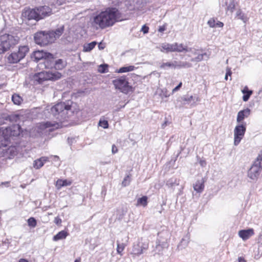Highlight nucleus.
<instances>
[{
    "label": "nucleus",
    "mask_w": 262,
    "mask_h": 262,
    "mask_svg": "<svg viewBox=\"0 0 262 262\" xmlns=\"http://www.w3.org/2000/svg\"><path fill=\"white\" fill-rule=\"evenodd\" d=\"M117 151H118L117 147L115 145H113L112 147V153L115 154V153L117 152Z\"/></svg>",
    "instance_id": "52"
},
{
    "label": "nucleus",
    "mask_w": 262,
    "mask_h": 262,
    "mask_svg": "<svg viewBox=\"0 0 262 262\" xmlns=\"http://www.w3.org/2000/svg\"><path fill=\"white\" fill-rule=\"evenodd\" d=\"M246 130V123L236 126L234 130V144L237 146L244 136Z\"/></svg>",
    "instance_id": "11"
},
{
    "label": "nucleus",
    "mask_w": 262,
    "mask_h": 262,
    "mask_svg": "<svg viewBox=\"0 0 262 262\" xmlns=\"http://www.w3.org/2000/svg\"><path fill=\"white\" fill-rule=\"evenodd\" d=\"M231 74H232V72L231 71V69L228 67L227 68L226 75H227L228 76H231Z\"/></svg>",
    "instance_id": "53"
},
{
    "label": "nucleus",
    "mask_w": 262,
    "mask_h": 262,
    "mask_svg": "<svg viewBox=\"0 0 262 262\" xmlns=\"http://www.w3.org/2000/svg\"><path fill=\"white\" fill-rule=\"evenodd\" d=\"M43 60V63L46 69L54 68L55 60L52 54L49 53Z\"/></svg>",
    "instance_id": "16"
},
{
    "label": "nucleus",
    "mask_w": 262,
    "mask_h": 262,
    "mask_svg": "<svg viewBox=\"0 0 262 262\" xmlns=\"http://www.w3.org/2000/svg\"><path fill=\"white\" fill-rule=\"evenodd\" d=\"M60 73L55 71L54 72L46 71L35 74L33 76L35 84H42L46 80H57L61 78Z\"/></svg>",
    "instance_id": "5"
},
{
    "label": "nucleus",
    "mask_w": 262,
    "mask_h": 262,
    "mask_svg": "<svg viewBox=\"0 0 262 262\" xmlns=\"http://www.w3.org/2000/svg\"><path fill=\"white\" fill-rule=\"evenodd\" d=\"M19 262H29V261L27 259L21 258V259H19Z\"/></svg>",
    "instance_id": "60"
},
{
    "label": "nucleus",
    "mask_w": 262,
    "mask_h": 262,
    "mask_svg": "<svg viewBox=\"0 0 262 262\" xmlns=\"http://www.w3.org/2000/svg\"><path fill=\"white\" fill-rule=\"evenodd\" d=\"M195 99L196 101H199L198 97H193V96H184L181 98V101L184 105L188 104L190 103L191 101H194Z\"/></svg>",
    "instance_id": "25"
},
{
    "label": "nucleus",
    "mask_w": 262,
    "mask_h": 262,
    "mask_svg": "<svg viewBox=\"0 0 262 262\" xmlns=\"http://www.w3.org/2000/svg\"><path fill=\"white\" fill-rule=\"evenodd\" d=\"M68 235L69 234L67 231L62 230L53 237V240L57 241L60 239H65Z\"/></svg>",
    "instance_id": "28"
},
{
    "label": "nucleus",
    "mask_w": 262,
    "mask_h": 262,
    "mask_svg": "<svg viewBox=\"0 0 262 262\" xmlns=\"http://www.w3.org/2000/svg\"><path fill=\"white\" fill-rule=\"evenodd\" d=\"M206 53L201 54L198 55V56L195 58H192L190 59V61L192 62H199L202 61L203 59V57L204 55H206Z\"/></svg>",
    "instance_id": "40"
},
{
    "label": "nucleus",
    "mask_w": 262,
    "mask_h": 262,
    "mask_svg": "<svg viewBox=\"0 0 262 262\" xmlns=\"http://www.w3.org/2000/svg\"><path fill=\"white\" fill-rule=\"evenodd\" d=\"M174 52H187L188 51H192V48H188L187 46H184L182 43H174Z\"/></svg>",
    "instance_id": "21"
},
{
    "label": "nucleus",
    "mask_w": 262,
    "mask_h": 262,
    "mask_svg": "<svg viewBox=\"0 0 262 262\" xmlns=\"http://www.w3.org/2000/svg\"><path fill=\"white\" fill-rule=\"evenodd\" d=\"M21 17L23 20L26 23L28 20L32 19L36 21L39 20L38 15L37 13V8L24 10L22 12Z\"/></svg>",
    "instance_id": "12"
},
{
    "label": "nucleus",
    "mask_w": 262,
    "mask_h": 262,
    "mask_svg": "<svg viewBox=\"0 0 262 262\" xmlns=\"http://www.w3.org/2000/svg\"><path fill=\"white\" fill-rule=\"evenodd\" d=\"M238 262H247L246 260L242 257L238 258Z\"/></svg>",
    "instance_id": "58"
},
{
    "label": "nucleus",
    "mask_w": 262,
    "mask_h": 262,
    "mask_svg": "<svg viewBox=\"0 0 262 262\" xmlns=\"http://www.w3.org/2000/svg\"><path fill=\"white\" fill-rule=\"evenodd\" d=\"M0 146V155L5 159L13 158L17 154V151L15 146L8 147L6 144L1 143Z\"/></svg>",
    "instance_id": "10"
},
{
    "label": "nucleus",
    "mask_w": 262,
    "mask_h": 262,
    "mask_svg": "<svg viewBox=\"0 0 262 262\" xmlns=\"http://www.w3.org/2000/svg\"><path fill=\"white\" fill-rule=\"evenodd\" d=\"M27 222H28V226L34 228L36 226V225H37L36 220H35V218H34L33 217H30L28 220Z\"/></svg>",
    "instance_id": "37"
},
{
    "label": "nucleus",
    "mask_w": 262,
    "mask_h": 262,
    "mask_svg": "<svg viewBox=\"0 0 262 262\" xmlns=\"http://www.w3.org/2000/svg\"><path fill=\"white\" fill-rule=\"evenodd\" d=\"M29 50L28 46H24L20 47L17 52H14L8 56V62L10 63L18 62L25 57Z\"/></svg>",
    "instance_id": "7"
},
{
    "label": "nucleus",
    "mask_w": 262,
    "mask_h": 262,
    "mask_svg": "<svg viewBox=\"0 0 262 262\" xmlns=\"http://www.w3.org/2000/svg\"><path fill=\"white\" fill-rule=\"evenodd\" d=\"M158 48L162 52L168 53L174 52V43L173 44L168 43H162L159 47H158Z\"/></svg>",
    "instance_id": "18"
},
{
    "label": "nucleus",
    "mask_w": 262,
    "mask_h": 262,
    "mask_svg": "<svg viewBox=\"0 0 262 262\" xmlns=\"http://www.w3.org/2000/svg\"><path fill=\"white\" fill-rule=\"evenodd\" d=\"M117 253L122 255V252L124 250L125 247L126 246V244L124 243H120L119 241H117Z\"/></svg>",
    "instance_id": "34"
},
{
    "label": "nucleus",
    "mask_w": 262,
    "mask_h": 262,
    "mask_svg": "<svg viewBox=\"0 0 262 262\" xmlns=\"http://www.w3.org/2000/svg\"><path fill=\"white\" fill-rule=\"evenodd\" d=\"M97 45L96 41H92L89 43L85 44L83 46V51L84 52H90Z\"/></svg>",
    "instance_id": "32"
},
{
    "label": "nucleus",
    "mask_w": 262,
    "mask_h": 262,
    "mask_svg": "<svg viewBox=\"0 0 262 262\" xmlns=\"http://www.w3.org/2000/svg\"><path fill=\"white\" fill-rule=\"evenodd\" d=\"M7 132H10V136H17L20 133V126L18 124L14 125L7 128Z\"/></svg>",
    "instance_id": "24"
},
{
    "label": "nucleus",
    "mask_w": 262,
    "mask_h": 262,
    "mask_svg": "<svg viewBox=\"0 0 262 262\" xmlns=\"http://www.w3.org/2000/svg\"><path fill=\"white\" fill-rule=\"evenodd\" d=\"M74 262H80V258H77V259L75 260Z\"/></svg>",
    "instance_id": "63"
},
{
    "label": "nucleus",
    "mask_w": 262,
    "mask_h": 262,
    "mask_svg": "<svg viewBox=\"0 0 262 262\" xmlns=\"http://www.w3.org/2000/svg\"><path fill=\"white\" fill-rule=\"evenodd\" d=\"M49 53L43 51H36L32 54L31 58L33 60L38 62L40 60H44Z\"/></svg>",
    "instance_id": "15"
},
{
    "label": "nucleus",
    "mask_w": 262,
    "mask_h": 262,
    "mask_svg": "<svg viewBox=\"0 0 262 262\" xmlns=\"http://www.w3.org/2000/svg\"><path fill=\"white\" fill-rule=\"evenodd\" d=\"M39 160L41 161V162H42L43 164H44V163L48 161V158L47 157H42L40 158H39Z\"/></svg>",
    "instance_id": "51"
},
{
    "label": "nucleus",
    "mask_w": 262,
    "mask_h": 262,
    "mask_svg": "<svg viewBox=\"0 0 262 262\" xmlns=\"http://www.w3.org/2000/svg\"><path fill=\"white\" fill-rule=\"evenodd\" d=\"M192 67V64L187 61H177L176 63V69L189 68Z\"/></svg>",
    "instance_id": "29"
},
{
    "label": "nucleus",
    "mask_w": 262,
    "mask_h": 262,
    "mask_svg": "<svg viewBox=\"0 0 262 262\" xmlns=\"http://www.w3.org/2000/svg\"><path fill=\"white\" fill-rule=\"evenodd\" d=\"M72 182L71 180L58 179L57 180L55 186L58 190L61 189L62 187L70 186Z\"/></svg>",
    "instance_id": "22"
},
{
    "label": "nucleus",
    "mask_w": 262,
    "mask_h": 262,
    "mask_svg": "<svg viewBox=\"0 0 262 262\" xmlns=\"http://www.w3.org/2000/svg\"><path fill=\"white\" fill-rule=\"evenodd\" d=\"M99 125L103 128H107L108 127V123L106 120H100L99 122Z\"/></svg>",
    "instance_id": "42"
},
{
    "label": "nucleus",
    "mask_w": 262,
    "mask_h": 262,
    "mask_svg": "<svg viewBox=\"0 0 262 262\" xmlns=\"http://www.w3.org/2000/svg\"><path fill=\"white\" fill-rule=\"evenodd\" d=\"M113 84L116 89L124 94H127L132 91V87L129 85L125 76H121L113 80Z\"/></svg>",
    "instance_id": "8"
},
{
    "label": "nucleus",
    "mask_w": 262,
    "mask_h": 262,
    "mask_svg": "<svg viewBox=\"0 0 262 262\" xmlns=\"http://www.w3.org/2000/svg\"><path fill=\"white\" fill-rule=\"evenodd\" d=\"M55 123L51 122H42L38 124L34 128V131L37 132L36 136L47 135L49 132L53 130Z\"/></svg>",
    "instance_id": "9"
},
{
    "label": "nucleus",
    "mask_w": 262,
    "mask_h": 262,
    "mask_svg": "<svg viewBox=\"0 0 262 262\" xmlns=\"http://www.w3.org/2000/svg\"><path fill=\"white\" fill-rule=\"evenodd\" d=\"M165 30V26H160L158 29V31L160 32H163Z\"/></svg>",
    "instance_id": "56"
},
{
    "label": "nucleus",
    "mask_w": 262,
    "mask_h": 262,
    "mask_svg": "<svg viewBox=\"0 0 262 262\" xmlns=\"http://www.w3.org/2000/svg\"><path fill=\"white\" fill-rule=\"evenodd\" d=\"M66 60L62 59H58L55 60L54 68L57 70H61L67 66Z\"/></svg>",
    "instance_id": "23"
},
{
    "label": "nucleus",
    "mask_w": 262,
    "mask_h": 262,
    "mask_svg": "<svg viewBox=\"0 0 262 262\" xmlns=\"http://www.w3.org/2000/svg\"><path fill=\"white\" fill-rule=\"evenodd\" d=\"M123 19L122 14L116 8H107L93 17L92 26L96 29H104L112 26L116 21Z\"/></svg>",
    "instance_id": "1"
},
{
    "label": "nucleus",
    "mask_w": 262,
    "mask_h": 262,
    "mask_svg": "<svg viewBox=\"0 0 262 262\" xmlns=\"http://www.w3.org/2000/svg\"><path fill=\"white\" fill-rule=\"evenodd\" d=\"M236 15L239 19L242 20L244 22H246L248 20L247 16L242 13L241 10L239 9L236 13Z\"/></svg>",
    "instance_id": "36"
},
{
    "label": "nucleus",
    "mask_w": 262,
    "mask_h": 262,
    "mask_svg": "<svg viewBox=\"0 0 262 262\" xmlns=\"http://www.w3.org/2000/svg\"><path fill=\"white\" fill-rule=\"evenodd\" d=\"M149 28L145 25L142 26L141 31L144 33H147L148 32Z\"/></svg>",
    "instance_id": "48"
},
{
    "label": "nucleus",
    "mask_w": 262,
    "mask_h": 262,
    "mask_svg": "<svg viewBox=\"0 0 262 262\" xmlns=\"http://www.w3.org/2000/svg\"><path fill=\"white\" fill-rule=\"evenodd\" d=\"M98 48L100 50H102L104 48V46L101 42H100L98 45Z\"/></svg>",
    "instance_id": "59"
},
{
    "label": "nucleus",
    "mask_w": 262,
    "mask_h": 262,
    "mask_svg": "<svg viewBox=\"0 0 262 262\" xmlns=\"http://www.w3.org/2000/svg\"><path fill=\"white\" fill-rule=\"evenodd\" d=\"M8 115L5 114H0V125L5 123V120H7Z\"/></svg>",
    "instance_id": "43"
},
{
    "label": "nucleus",
    "mask_w": 262,
    "mask_h": 262,
    "mask_svg": "<svg viewBox=\"0 0 262 262\" xmlns=\"http://www.w3.org/2000/svg\"><path fill=\"white\" fill-rule=\"evenodd\" d=\"M254 234L253 229H248L247 230H241L238 231V235L244 241L249 239Z\"/></svg>",
    "instance_id": "17"
},
{
    "label": "nucleus",
    "mask_w": 262,
    "mask_h": 262,
    "mask_svg": "<svg viewBox=\"0 0 262 262\" xmlns=\"http://www.w3.org/2000/svg\"><path fill=\"white\" fill-rule=\"evenodd\" d=\"M135 69V67L134 66H129L127 67H123L120 68L118 71V73H125L128 72L130 71H133Z\"/></svg>",
    "instance_id": "33"
},
{
    "label": "nucleus",
    "mask_w": 262,
    "mask_h": 262,
    "mask_svg": "<svg viewBox=\"0 0 262 262\" xmlns=\"http://www.w3.org/2000/svg\"><path fill=\"white\" fill-rule=\"evenodd\" d=\"M167 121H165L163 124H162V127L164 128L165 126L167 125Z\"/></svg>",
    "instance_id": "62"
},
{
    "label": "nucleus",
    "mask_w": 262,
    "mask_h": 262,
    "mask_svg": "<svg viewBox=\"0 0 262 262\" xmlns=\"http://www.w3.org/2000/svg\"><path fill=\"white\" fill-rule=\"evenodd\" d=\"M20 117L18 114H14L8 116V119L11 122H17L19 120Z\"/></svg>",
    "instance_id": "39"
},
{
    "label": "nucleus",
    "mask_w": 262,
    "mask_h": 262,
    "mask_svg": "<svg viewBox=\"0 0 262 262\" xmlns=\"http://www.w3.org/2000/svg\"><path fill=\"white\" fill-rule=\"evenodd\" d=\"M199 163L202 167H204L206 165V162L205 160H200L199 161Z\"/></svg>",
    "instance_id": "54"
},
{
    "label": "nucleus",
    "mask_w": 262,
    "mask_h": 262,
    "mask_svg": "<svg viewBox=\"0 0 262 262\" xmlns=\"http://www.w3.org/2000/svg\"><path fill=\"white\" fill-rule=\"evenodd\" d=\"M235 8V6L233 4H230L228 7V10L230 11L231 12H233Z\"/></svg>",
    "instance_id": "49"
},
{
    "label": "nucleus",
    "mask_w": 262,
    "mask_h": 262,
    "mask_svg": "<svg viewBox=\"0 0 262 262\" xmlns=\"http://www.w3.org/2000/svg\"><path fill=\"white\" fill-rule=\"evenodd\" d=\"M262 161V151L258 155L248 172V177L253 180H256L262 170L261 161Z\"/></svg>",
    "instance_id": "6"
},
{
    "label": "nucleus",
    "mask_w": 262,
    "mask_h": 262,
    "mask_svg": "<svg viewBox=\"0 0 262 262\" xmlns=\"http://www.w3.org/2000/svg\"><path fill=\"white\" fill-rule=\"evenodd\" d=\"M12 101L14 104L19 105L22 103L23 99L19 95L14 94L12 96Z\"/></svg>",
    "instance_id": "30"
},
{
    "label": "nucleus",
    "mask_w": 262,
    "mask_h": 262,
    "mask_svg": "<svg viewBox=\"0 0 262 262\" xmlns=\"http://www.w3.org/2000/svg\"><path fill=\"white\" fill-rule=\"evenodd\" d=\"M224 26V24L222 22L218 21L217 23H216L215 27L222 28Z\"/></svg>",
    "instance_id": "55"
},
{
    "label": "nucleus",
    "mask_w": 262,
    "mask_h": 262,
    "mask_svg": "<svg viewBox=\"0 0 262 262\" xmlns=\"http://www.w3.org/2000/svg\"><path fill=\"white\" fill-rule=\"evenodd\" d=\"M176 61L173 62H163L160 66V68L163 70H167L168 68L176 69Z\"/></svg>",
    "instance_id": "27"
},
{
    "label": "nucleus",
    "mask_w": 262,
    "mask_h": 262,
    "mask_svg": "<svg viewBox=\"0 0 262 262\" xmlns=\"http://www.w3.org/2000/svg\"><path fill=\"white\" fill-rule=\"evenodd\" d=\"M71 101L58 103L50 108L51 113L59 120L65 119L67 117V112L71 110Z\"/></svg>",
    "instance_id": "4"
},
{
    "label": "nucleus",
    "mask_w": 262,
    "mask_h": 262,
    "mask_svg": "<svg viewBox=\"0 0 262 262\" xmlns=\"http://www.w3.org/2000/svg\"><path fill=\"white\" fill-rule=\"evenodd\" d=\"M189 242V238L188 236H186L182 239L179 245V246L184 248L188 245Z\"/></svg>",
    "instance_id": "35"
},
{
    "label": "nucleus",
    "mask_w": 262,
    "mask_h": 262,
    "mask_svg": "<svg viewBox=\"0 0 262 262\" xmlns=\"http://www.w3.org/2000/svg\"><path fill=\"white\" fill-rule=\"evenodd\" d=\"M54 222L57 225H60L62 222L61 220L58 216L55 217Z\"/></svg>",
    "instance_id": "47"
},
{
    "label": "nucleus",
    "mask_w": 262,
    "mask_h": 262,
    "mask_svg": "<svg viewBox=\"0 0 262 262\" xmlns=\"http://www.w3.org/2000/svg\"><path fill=\"white\" fill-rule=\"evenodd\" d=\"M207 24L211 28L215 27L216 22L215 20L213 18L210 19L208 21Z\"/></svg>",
    "instance_id": "45"
},
{
    "label": "nucleus",
    "mask_w": 262,
    "mask_h": 262,
    "mask_svg": "<svg viewBox=\"0 0 262 262\" xmlns=\"http://www.w3.org/2000/svg\"><path fill=\"white\" fill-rule=\"evenodd\" d=\"M190 52H192L194 55L196 54V50L192 48V51H190Z\"/></svg>",
    "instance_id": "61"
},
{
    "label": "nucleus",
    "mask_w": 262,
    "mask_h": 262,
    "mask_svg": "<svg viewBox=\"0 0 262 262\" xmlns=\"http://www.w3.org/2000/svg\"><path fill=\"white\" fill-rule=\"evenodd\" d=\"M228 76L227 75H225V79L227 80H228Z\"/></svg>",
    "instance_id": "64"
},
{
    "label": "nucleus",
    "mask_w": 262,
    "mask_h": 262,
    "mask_svg": "<svg viewBox=\"0 0 262 262\" xmlns=\"http://www.w3.org/2000/svg\"><path fill=\"white\" fill-rule=\"evenodd\" d=\"M108 65L106 64H101L99 66L98 71L101 73H105L108 72Z\"/></svg>",
    "instance_id": "38"
},
{
    "label": "nucleus",
    "mask_w": 262,
    "mask_h": 262,
    "mask_svg": "<svg viewBox=\"0 0 262 262\" xmlns=\"http://www.w3.org/2000/svg\"><path fill=\"white\" fill-rule=\"evenodd\" d=\"M19 41L17 36L5 33L0 36V54H3L16 45Z\"/></svg>",
    "instance_id": "3"
},
{
    "label": "nucleus",
    "mask_w": 262,
    "mask_h": 262,
    "mask_svg": "<svg viewBox=\"0 0 262 262\" xmlns=\"http://www.w3.org/2000/svg\"><path fill=\"white\" fill-rule=\"evenodd\" d=\"M63 30L64 27L62 26L55 31L38 32L34 34L35 42L40 46H46L52 43L62 34Z\"/></svg>",
    "instance_id": "2"
},
{
    "label": "nucleus",
    "mask_w": 262,
    "mask_h": 262,
    "mask_svg": "<svg viewBox=\"0 0 262 262\" xmlns=\"http://www.w3.org/2000/svg\"><path fill=\"white\" fill-rule=\"evenodd\" d=\"M182 83L180 82L176 88H174L172 90V92H174L178 91L180 89V88L182 86Z\"/></svg>",
    "instance_id": "50"
},
{
    "label": "nucleus",
    "mask_w": 262,
    "mask_h": 262,
    "mask_svg": "<svg viewBox=\"0 0 262 262\" xmlns=\"http://www.w3.org/2000/svg\"><path fill=\"white\" fill-rule=\"evenodd\" d=\"M250 112L251 111L248 108L239 111L237 114L236 119L237 122L239 123L242 122L245 118H247L250 115Z\"/></svg>",
    "instance_id": "19"
},
{
    "label": "nucleus",
    "mask_w": 262,
    "mask_h": 262,
    "mask_svg": "<svg viewBox=\"0 0 262 262\" xmlns=\"http://www.w3.org/2000/svg\"><path fill=\"white\" fill-rule=\"evenodd\" d=\"M130 182V178L129 176H126L122 181V184L123 186H126L129 185Z\"/></svg>",
    "instance_id": "46"
},
{
    "label": "nucleus",
    "mask_w": 262,
    "mask_h": 262,
    "mask_svg": "<svg viewBox=\"0 0 262 262\" xmlns=\"http://www.w3.org/2000/svg\"><path fill=\"white\" fill-rule=\"evenodd\" d=\"M204 183L203 178L197 180L193 185L194 190L198 193H201L204 189Z\"/></svg>",
    "instance_id": "20"
},
{
    "label": "nucleus",
    "mask_w": 262,
    "mask_h": 262,
    "mask_svg": "<svg viewBox=\"0 0 262 262\" xmlns=\"http://www.w3.org/2000/svg\"><path fill=\"white\" fill-rule=\"evenodd\" d=\"M147 205V197L143 196L140 198L138 199L137 201L136 206H142L143 207L146 206Z\"/></svg>",
    "instance_id": "31"
},
{
    "label": "nucleus",
    "mask_w": 262,
    "mask_h": 262,
    "mask_svg": "<svg viewBox=\"0 0 262 262\" xmlns=\"http://www.w3.org/2000/svg\"><path fill=\"white\" fill-rule=\"evenodd\" d=\"M36 8L37 13L38 15V20L43 19L51 14V9L48 6H44Z\"/></svg>",
    "instance_id": "14"
},
{
    "label": "nucleus",
    "mask_w": 262,
    "mask_h": 262,
    "mask_svg": "<svg viewBox=\"0 0 262 262\" xmlns=\"http://www.w3.org/2000/svg\"><path fill=\"white\" fill-rule=\"evenodd\" d=\"M43 165L42 162H41L39 159H37L34 161L33 166L36 169H39Z\"/></svg>",
    "instance_id": "41"
},
{
    "label": "nucleus",
    "mask_w": 262,
    "mask_h": 262,
    "mask_svg": "<svg viewBox=\"0 0 262 262\" xmlns=\"http://www.w3.org/2000/svg\"><path fill=\"white\" fill-rule=\"evenodd\" d=\"M252 91H249V92H248L247 93L245 94V95H244L243 97V101L245 102L249 100V99L250 96L252 95Z\"/></svg>",
    "instance_id": "44"
},
{
    "label": "nucleus",
    "mask_w": 262,
    "mask_h": 262,
    "mask_svg": "<svg viewBox=\"0 0 262 262\" xmlns=\"http://www.w3.org/2000/svg\"><path fill=\"white\" fill-rule=\"evenodd\" d=\"M251 91L250 90H249L247 86H245L244 89L242 90V93L243 94L247 93L248 92Z\"/></svg>",
    "instance_id": "57"
},
{
    "label": "nucleus",
    "mask_w": 262,
    "mask_h": 262,
    "mask_svg": "<svg viewBox=\"0 0 262 262\" xmlns=\"http://www.w3.org/2000/svg\"><path fill=\"white\" fill-rule=\"evenodd\" d=\"M179 185V181L177 178H172L167 181L166 185L170 188H173L176 186Z\"/></svg>",
    "instance_id": "26"
},
{
    "label": "nucleus",
    "mask_w": 262,
    "mask_h": 262,
    "mask_svg": "<svg viewBox=\"0 0 262 262\" xmlns=\"http://www.w3.org/2000/svg\"><path fill=\"white\" fill-rule=\"evenodd\" d=\"M148 248V244L147 242H139L137 244L133 246L132 254L136 256H139L143 253L145 250Z\"/></svg>",
    "instance_id": "13"
}]
</instances>
